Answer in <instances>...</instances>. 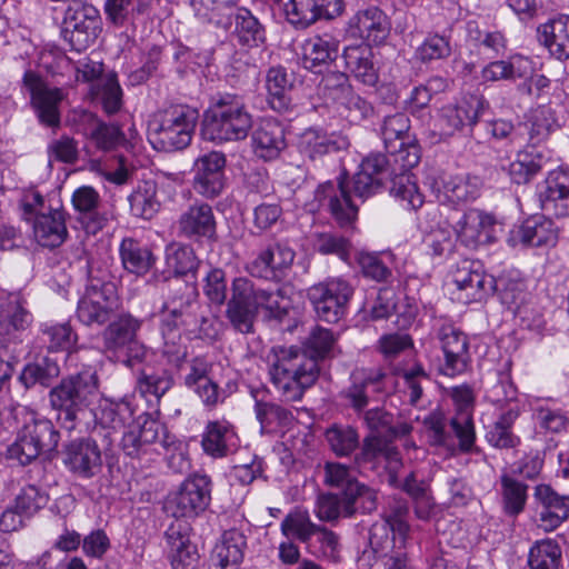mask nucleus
Here are the masks:
<instances>
[{
  "label": "nucleus",
  "mask_w": 569,
  "mask_h": 569,
  "mask_svg": "<svg viewBox=\"0 0 569 569\" xmlns=\"http://www.w3.org/2000/svg\"><path fill=\"white\" fill-rule=\"evenodd\" d=\"M330 449L339 457L349 456L359 446L358 431L351 426L333 425L325 432Z\"/></svg>",
  "instance_id": "obj_57"
},
{
  "label": "nucleus",
  "mask_w": 569,
  "mask_h": 569,
  "mask_svg": "<svg viewBox=\"0 0 569 569\" xmlns=\"http://www.w3.org/2000/svg\"><path fill=\"white\" fill-rule=\"evenodd\" d=\"M63 463L70 472L79 478H93L101 471V450L93 439L71 440L64 448Z\"/></svg>",
  "instance_id": "obj_19"
},
{
  "label": "nucleus",
  "mask_w": 569,
  "mask_h": 569,
  "mask_svg": "<svg viewBox=\"0 0 569 569\" xmlns=\"http://www.w3.org/2000/svg\"><path fill=\"white\" fill-rule=\"evenodd\" d=\"M335 337L328 329L316 327L303 342V349L274 346L267 356L270 381L284 401L301 400L318 379V361L329 356Z\"/></svg>",
  "instance_id": "obj_1"
},
{
  "label": "nucleus",
  "mask_w": 569,
  "mask_h": 569,
  "mask_svg": "<svg viewBox=\"0 0 569 569\" xmlns=\"http://www.w3.org/2000/svg\"><path fill=\"white\" fill-rule=\"evenodd\" d=\"M478 184L465 176H449L442 180L438 199L451 204L473 200L478 197Z\"/></svg>",
  "instance_id": "obj_46"
},
{
  "label": "nucleus",
  "mask_w": 569,
  "mask_h": 569,
  "mask_svg": "<svg viewBox=\"0 0 569 569\" xmlns=\"http://www.w3.org/2000/svg\"><path fill=\"white\" fill-rule=\"evenodd\" d=\"M190 525L182 520H176L167 528L164 539L169 558L181 550L189 549V547H196L190 539Z\"/></svg>",
  "instance_id": "obj_62"
},
{
  "label": "nucleus",
  "mask_w": 569,
  "mask_h": 569,
  "mask_svg": "<svg viewBox=\"0 0 569 569\" xmlns=\"http://www.w3.org/2000/svg\"><path fill=\"white\" fill-rule=\"evenodd\" d=\"M450 53L451 47L449 39L439 34L427 37L416 51L417 58L422 62L445 59L449 57Z\"/></svg>",
  "instance_id": "obj_64"
},
{
  "label": "nucleus",
  "mask_w": 569,
  "mask_h": 569,
  "mask_svg": "<svg viewBox=\"0 0 569 569\" xmlns=\"http://www.w3.org/2000/svg\"><path fill=\"white\" fill-rule=\"evenodd\" d=\"M23 418L21 429L27 433L30 441L41 447L46 452L57 449L59 432L50 420L27 408L23 409Z\"/></svg>",
  "instance_id": "obj_38"
},
{
  "label": "nucleus",
  "mask_w": 569,
  "mask_h": 569,
  "mask_svg": "<svg viewBox=\"0 0 569 569\" xmlns=\"http://www.w3.org/2000/svg\"><path fill=\"white\" fill-rule=\"evenodd\" d=\"M266 87L269 93V103L272 109L283 111L289 106L287 92L292 87V79L283 67H272L266 77Z\"/></svg>",
  "instance_id": "obj_49"
},
{
  "label": "nucleus",
  "mask_w": 569,
  "mask_h": 569,
  "mask_svg": "<svg viewBox=\"0 0 569 569\" xmlns=\"http://www.w3.org/2000/svg\"><path fill=\"white\" fill-rule=\"evenodd\" d=\"M254 412L262 433L273 432L278 428H286L291 425L293 420L290 410L273 402L257 400Z\"/></svg>",
  "instance_id": "obj_50"
},
{
  "label": "nucleus",
  "mask_w": 569,
  "mask_h": 569,
  "mask_svg": "<svg viewBox=\"0 0 569 569\" xmlns=\"http://www.w3.org/2000/svg\"><path fill=\"white\" fill-rule=\"evenodd\" d=\"M173 386V378L167 370L148 373L142 372L138 379V388L142 395H151L160 399Z\"/></svg>",
  "instance_id": "obj_63"
},
{
  "label": "nucleus",
  "mask_w": 569,
  "mask_h": 569,
  "mask_svg": "<svg viewBox=\"0 0 569 569\" xmlns=\"http://www.w3.org/2000/svg\"><path fill=\"white\" fill-rule=\"evenodd\" d=\"M203 451L212 458H223L233 453L239 439L233 427L226 421H210L202 435Z\"/></svg>",
  "instance_id": "obj_32"
},
{
  "label": "nucleus",
  "mask_w": 569,
  "mask_h": 569,
  "mask_svg": "<svg viewBox=\"0 0 569 569\" xmlns=\"http://www.w3.org/2000/svg\"><path fill=\"white\" fill-rule=\"evenodd\" d=\"M313 247L322 254H336L347 260L351 244L349 240L333 232H317L313 234Z\"/></svg>",
  "instance_id": "obj_61"
},
{
  "label": "nucleus",
  "mask_w": 569,
  "mask_h": 569,
  "mask_svg": "<svg viewBox=\"0 0 569 569\" xmlns=\"http://www.w3.org/2000/svg\"><path fill=\"white\" fill-rule=\"evenodd\" d=\"M247 539L236 529L227 530L216 542L210 560L216 569H238L244 557Z\"/></svg>",
  "instance_id": "obj_30"
},
{
  "label": "nucleus",
  "mask_w": 569,
  "mask_h": 569,
  "mask_svg": "<svg viewBox=\"0 0 569 569\" xmlns=\"http://www.w3.org/2000/svg\"><path fill=\"white\" fill-rule=\"evenodd\" d=\"M387 375L381 369H357L351 373V385L343 392L349 405L361 411L369 403L370 392H382Z\"/></svg>",
  "instance_id": "obj_28"
},
{
  "label": "nucleus",
  "mask_w": 569,
  "mask_h": 569,
  "mask_svg": "<svg viewBox=\"0 0 569 569\" xmlns=\"http://www.w3.org/2000/svg\"><path fill=\"white\" fill-rule=\"evenodd\" d=\"M23 88L30 94L31 102L38 112L40 121L49 127L59 124L58 104L62 93L58 88H49L42 78L32 70L23 74Z\"/></svg>",
  "instance_id": "obj_17"
},
{
  "label": "nucleus",
  "mask_w": 569,
  "mask_h": 569,
  "mask_svg": "<svg viewBox=\"0 0 569 569\" xmlns=\"http://www.w3.org/2000/svg\"><path fill=\"white\" fill-rule=\"evenodd\" d=\"M127 199L131 216L143 220L152 219L161 208L158 183L154 180L138 182Z\"/></svg>",
  "instance_id": "obj_37"
},
{
  "label": "nucleus",
  "mask_w": 569,
  "mask_h": 569,
  "mask_svg": "<svg viewBox=\"0 0 569 569\" xmlns=\"http://www.w3.org/2000/svg\"><path fill=\"white\" fill-rule=\"evenodd\" d=\"M339 41L328 36H316L307 39L302 44L301 60L306 69L321 72L338 57Z\"/></svg>",
  "instance_id": "obj_34"
},
{
  "label": "nucleus",
  "mask_w": 569,
  "mask_h": 569,
  "mask_svg": "<svg viewBox=\"0 0 569 569\" xmlns=\"http://www.w3.org/2000/svg\"><path fill=\"white\" fill-rule=\"evenodd\" d=\"M31 322L32 315L20 296L10 295L0 302V336L3 342L23 343L22 335Z\"/></svg>",
  "instance_id": "obj_27"
},
{
  "label": "nucleus",
  "mask_w": 569,
  "mask_h": 569,
  "mask_svg": "<svg viewBox=\"0 0 569 569\" xmlns=\"http://www.w3.org/2000/svg\"><path fill=\"white\" fill-rule=\"evenodd\" d=\"M198 258L191 246L172 242L166 247V264L174 276H186L198 268Z\"/></svg>",
  "instance_id": "obj_51"
},
{
  "label": "nucleus",
  "mask_w": 569,
  "mask_h": 569,
  "mask_svg": "<svg viewBox=\"0 0 569 569\" xmlns=\"http://www.w3.org/2000/svg\"><path fill=\"white\" fill-rule=\"evenodd\" d=\"M538 526L545 531H553L569 517L568 498L557 493L549 485H538L535 488Z\"/></svg>",
  "instance_id": "obj_25"
},
{
  "label": "nucleus",
  "mask_w": 569,
  "mask_h": 569,
  "mask_svg": "<svg viewBox=\"0 0 569 569\" xmlns=\"http://www.w3.org/2000/svg\"><path fill=\"white\" fill-rule=\"evenodd\" d=\"M295 256L288 244L274 242L262 249L247 269L257 278H279L291 267Z\"/></svg>",
  "instance_id": "obj_26"
},
{
  "label": "nucleus",
  "mask_w": 569,
  "mask_h": 569,
  "mask_svg": "<svg viewBox=\"0 0 569 569\" xmlns=\"http://www.w3.org/2000/svg\"><path fill=\"white\" fill-rule=\"evenodd\" d=\"M315 199L319 207L328 210L335 221L340 227L351 224L358 213V208L353 204L349 189L343 181H327L317 188Z\"/></svg>",
  "instance_id": "obj_18"
},
{
  "label": "nucleus",
  "mask_w": 569,
  "mask_h": 569,
  "mask_svg": "<svg viewBox=\"0 0 569 569\" xmlns=\"http://www.w3.org/2000/svg\"><path fill=\"white\" fill-rule=\"evenodd\" d=\"M388 153L391 157L392 166L396 168L390 193L411 209L420 208L423 203V196L409 173L420 161V148L412 140H409L405 146L397 147L395 152Z\"/></svg>",
  "instance_id": "obj_8"
},
{
  "label": "nucleus",
  "mask_w": 569,
  "mask_h": 569,
  "mask_svg": "<svg viewBox=\"0 0 569 569\" xmlns=\"http://www.w3.org/2000/svg\"><path fill=\"white\" fill-rule=\"evenodd\" d=\"M234 33L238 41L246 47L254 48L266 40L264 29L248 10L241 9L234 18Z\"/></svg>",
  "instance_id": "obj_52"
},
{
  "label": "nucleus",
  "mask_w": 569,
  "mask_h": 569,
  "mask_svg": "<svg viewBox=\"0 0 569 569\" xmlns=\"http://www.w3.org/2000/svg\"><path fill=\"white\" fill-rule=\"evenodd\" d=\"M342 0H289L283 12L289 23L306 29L319 20H331L342 12Z\"/></svg>",
  "instance_id": "obj_16"
},
{
  "label": "nucleus",
  "mask_w": 569,
  "mask_h": 569,
  "mask_svg": "<svg viewBox=\"0 0 569 569\" xmlns=\"http://www.w3.org/2000/svg\"><path fill=\"white\" fill-rule=\"evenodd\" d=\"M410 526L401 522L391 525L386 520H378L369 530V548L365 549L359 561L366 567H372L379 558L387 557L395 550L406 549Z\"/></svg>",
  "instance_id": "obj_11"
},
{
  "label": "nucleus",
  "mask_w": 569,
  "mask_h": 569,
  "mask_svg": "<svg viewBox=\"0 0 569 569\" xmlns=\"http://www.w3.org/2000/svg\"><path fill=\"white\" fill-rule=\"evenodd\" d=\"M96 97L108 114H113L120 110L122 106V89L114 73H110L102 79L101 83L97 87Z\"/></svg>",
  "instance_id": "obj_60"
},
{
  "label": "nucleus",
  "mask_w": 569,
  "mask_h": 569,
  "mask_svg": "<svg viewBox=\"0 0 569 569\" xmlns=\"http://www.w3.org/2000/svg\"><path fill=\"white\" fill-rule=\"evenodd\" d=\"M60 373V368L56 360L43 358L40 361L28 363L19 376V381L26 387L31 388L39 383L49 386L51 381Z\"/></svg>",
  "instance_id": "obj_54"
},
{
  "label": "nucleus",
  "mask_w": 569,
  "mask_h": 569,
  "mask_svg": "<svg viewBox=\"0 0 569 569\" xmlns=\"http://www.w3.org/2000/svg\"><path fill=\"white\" fill-rule=\"evenodd\" d=\"M410 121L405 113H395L383 119L380 134L388 152H395L397 147H402L411 140L409 136Z\"/></svg>",
  "instance_id": "obj_48"
},
{
  "label": "nucleus",
  "mask_w": 569,
  "mask_h": 569,
  "mask_svg": "<svg viewBox=\"0 0 569 569\" xmlns=\"http://www.w3.org/2000/svg\"><path fill=\"white\" fill-rule=\"evenodd\" d=\"M119 252L123 268L137 276L146 274L156 262V258L149 247L133 238L123 239L120 243Z\"/></svg>",
  "instance_id": "obj_39"
},
{
  "label": "nucleus",
  "mask_w": 569,
  "mask_h": 569,
  "mask_svg": "<svg viewBox=\"0 0 569 569\" xmlns=\"http://www.w3.org/2000/svg\"><path fill=\"white\" fill-rule=\"evenodd\" d=\"M252 298L257 305V310L263 309L268 317L282 320L288 313V301L280 290H270L257 287L252 282Z\"/></svg>",
  "instance_id": "obj_58"
},
{
  "label": "nucleus",
  "mask_w": 569,
  "mask_h": 569,
  "mask_svg": "<svg viewBox=\"0 0 569 569\" xmlns=\"http://www.w3.org/2000/svg\"><path fill=\"white\" fill-rule=\"evenodd\" d=\"M450 397L456 407V416L451 418L450 426L459 439L460 449L469 451L476 439L472 421L473 390L467 385L457 386L450 389Z\"/></svg>",
  "instance_id": "obj_21"
},
{
  "label": "nucleus",
  "mask_w": 569,
  "mask_h": 569,
  "mask_svg": "<svg viewBox=\"0 0 569 569\" xmlns=\"http://www.w3.org/2000/svg\"><path fill=\"white\" fill-rule=\"evenodd\" d=\"M100 26V13L93 6L72 0L64 11L61 32L64 40L80 52L96 41Z\"/></svg>",
  "instance_id": "obj_7"
},
{
  "label": "nucleus",
  "mask_w": 569,
  "mask_h": 569,
  "mask_svg": "<svg viewBox=\"0 0 569 569\" xmlns=\"http://www.w3.org/2000/svg\"><path fill=\"white\" fill-rule=\"evenodd\" d=\"M297 148L301 156L315 161L337 150V144L326 131L309 128L300 133Z\"/></svg>",
  "instance_id": "obj_45"
},
{
  "label": "nucleus",
  "mask_w": 569,
  "mask_h": 569,
  "mask_svg": "<svg viewBox=\"0 0 569 569\" xmlns=\"http://www.w3.org/2000/svg\"><path fill=\"white\" fill-rule=\"evenodd\" d=\"M346 70L366 86L378 82V70L373 63V53L368 44L349 46L342 53Z\"/></svg>",
  "instance_id": "obj_35"
},
{
  "label": "nucleus",
  "mask_w": 569,
  "mask_h": 569,
  "mask_svg": "<svg viewBox=\"0 0 569 569\" xmlns=\"http://www.w3.org/2000/svg\"><path fill=\"white\" fill-rule=\"evenodd\" d=\"M485 101L478 96L463 97L457 103L443 106L438 113L440 138H450L465 127H473L482 113Z\"/></svg>",
  "instance_id": "obj_14"
},
{
  "label": "nucleus",
  "mask_w": 569,
  "mask_h": 569,
  "mask_svg": "<svg viewBox=\"0 0 569 569\" xmlns=\"http://www.w3.org/2000/svg\"><path fill=\"white\" fill-rule=\"evenodd\" d=\"M33 237L44 248L61 246L68 237L64 212L57 208L38 213L33 220Z\"/></svg>",
  "instance_id": "obj_31"
},
{
  "label": "nucleus",
  "mask_w": 569,
  "mask_h": 569,
  "mask_svg": "<svg viewBox=\"0 0 569 569\" xmlns=\"http://www.w3.org/2000/svg\"><path fill=\"white\" fill-rule=\"evenodd\" d=\"M500 482L503 511L515 517L525 508L528 486L507 475L501 476Z\"/></svg>",
  "instance_id": "obj_56"
},
{
  "label": "nucleus",
  "mask_w": 569,
  "mask_h": 569,
  "mask_svg": "<svg viewBox=\"0 0 569 569\" xmlns=\"http://www.w3.org/2000/svg\"><path fill=\"white\" fill-rule=\"evenodd\" d=\"M82 118L87 123L84 133L97 149L111 151L126 142V136L118 124L106 123L90 112L83 113Z\"/></svg>",
  "instance_id": "obj_36"
},
{
  "label": "nucleus",
  "mask_w": 569,
  "mask_h": 569,
  "mask_svg": "<svg viewBox=\"0 0 569 569\" xmlns=\"http://www.w3.org/2000/svg\"><path fill=\"white\" fill-rule=\"evenodd\" d=\"M353 293L352 287L341 278L313 284L307 296L317 316L327 322H337Z\"/></svg>",
  "instance_id": "obj_10"
},
{
  "label": "nucleus",
  "mask_w": 569,
  "mask_h": 569,
  "mask_svg": "<svg viewBox=\"0 0 569 569\" xmlns=\"http://www.w3.org/2000/svg\"><path fill=\"white\" fill-rule=\"evenodd\" d=\"M438 339L445 356L442 373L453 377L466 371L470 361L466 335L453 325L446 323L439 328Z\"/></svg>",
  "instance_id": "obj_23"
},
{
  "label": "nucleus",
  "mask_w": 569,
  "mask_h": 569,
  "mask_svg": "<svg viewBox=\"0 0 569 569\" xmlns=\"http://www.w3.org/2000/svg\"><path fill=\"white\" fill-rule=\"evenodd\" d=\"M118 307L116 287L112 282L90 279L77 308V317L88 327L103 326Z\"/></svg>",
  "instance_id": "obj_9"
},
{
  "label": "nucleus",
  "mask_w": 569,
  "mask_h": 569,
  "mask_svg": "<svg viewBox=\"0 0 569 569\" xmlns=\"http://www.w3.org/2000/svg\"><path fill=\"white\" fill-rule=\"evenodd\" d=\"M377 508L376 490L358 482L351 483L346 491L343 500L345 517H351L359 509L363 512H371Z\"/></svg>",
  "instance_id": "obj_55"
},
{
  "label": "nucleus",
  "mask_w": 569,
  "mask_h": 569,
  "mask_svg": "<svg viewBox=\"0 0 569 569\" xmlns=\"http://www.w3.org/2000/svg\"><path fill=\"white\" fill-rule=\"evenodd\" d=\"M212 365L204 357H193L179 366L180 378L207 407L219 402V386L210 377Z\"/></svg>",
  "instance_id": "obj_20"
},
{
  "label": "nucleus",
  "mask_w": 569,
  "mask_h": 569,
  "mask_svg": "<svg viewBox=\"0 0 569 569\" xmlns=\"http://www.w3.org/2000/svg\"><path fill=\"white\" fill-rule=\"evenodd\" d=\"M251 127L252 117L243 98L224 93L204 113L202 132L206 139L221 143L246 139Z\"/></svg>",
  "instance_id": "obj_3"
},
{
  "label": "nucleus",
  "mask_w": 569,
  "mask_h": 569,
  "mask_svg": "<svg viewBox=\"0 0 569 569\" xmlns=\"http://www.w3.org/2000/svg\"><path fill=\"white\" fill-rule=\"evenodd\" d=\"M568 16H560L545 23L540 29V41L558 60L569 58L567 46L569 43Z\"/></svg>",
  "instance_id": "obj_41"
},
{
  "label": "nucleus",
  "mask_w": 569,
  "mask_h": 569,
  "mask_svg": "<svg viewBox=\"0 0 569 569\" xmlns=\"http://www.w3.org/2000/svg\"><path fill=\"white\" fill-rule=\"evenodd\" d=\"M178 232L187 239L217 240V221L212 207L196 201L182 211L177 220Z\"/></svg>",
  "instance_id": "obj_22"
},
{
  "label": "nucleus",
  "mask_w": 569,
  "mask_h": 569,
  "mask_svg": "<svg viewBox=\"0 0 569 569\" xmlns=\"http://www.w3.org/2000/svg\"><path fill=\"white\" fill-rule=\"evenodd\" d=\"M521 243L530 247L553 246L557 241V233L552 222L542 217L527 219L518 230Z\"/></svg>",
  "instance_id": "obj_44"
},
{
  "label": "nucleus",
  "mask_w": 569,
  "mask_h": 569,
  "mask_svg": "<svg viewBox=\"0 0 569 569\" xmlns=\"http://www.w3.org/2000/svg\"><path fill=\"white\" fill-rule=\"evenodd\" d=\"M453 282L458 290L457 299L465 305L483 301L497 288L496 278L473 264L459 268L453 276Z\"/></svg>",
  "instance_id": "obj_24"
},
{
  "label": "nucleus",
  "mask_w": 569,
  "mask_h": 569,
  "mask_svg": "<svg viewBox=\"0 0 569 569\" xmlns=\"http://www.w3.org/2000/svg\"><path fill=\"white\" fill-rule=\"evenodd\" d=\"M319 530V526L313 523L307 510L295 509L289 512L281 522V532L287 538H295L307 543Z\"/></svg>",
  "instance_id": "obj_53"
},
{
  "label": "nucleus",
  "mask_w": 569,
  "mask_h": 569,
  "mask_svg": "<svg viewBox=\"0 0 569 569\" xmlns=\"http://www.w3.org/2000/svg\"><path fill=\"white\" fill-rule=\"evenodd\" d=\"M569 174L563 168L552 170L546 179L543 207L552 209L557 217L568 216Z\"/></svg>",
  "instance_id": "obj_40"
},
{
  "label": "nucleus",
  "mask_w": 569,
  "mask_h": 569,
  "mask_svg": "<svg viewBox=\"0 0 569 569\" xmlns=\"http://www.w3.org/2000/svg\"><path fill=\"white\" fill-rule=\"evenodd\" d=\"M252 281L239 277L232 281L231 297L227 302L226 317L232 328L243 335L252 333L257 319V305L252 298Z\"/></svg>",
  "instance_id": "obj_13"
},
{
  "label": "nucleus",
  "mask_w": 569,
  "mask_h": 569,
  "mask_svg": "<svg viewBox=\"0 0 569 569\" xmlns=\"http://www.w3.org/2000/svg\"><path fill=\"white\" fill-rule=\"evenodd\" d=\"M142 320L129 312L118 315L101 333L103 351L127 367L143 361L147 348L138 339Z\"/></svg>",
  "instance_id": "obj_5"
},
{
  "label": "nucleus",
  "mask_w": 569,
  "mask_h": 569,
  "mask_svg": "<svg viewBox=\"0 0 569 569\" xmlns=\"http://www.w3.org/2000/svg\"><path fill=\"white\" fill-rule=\"evenodd\" d=\"M210 492V478L204 475H193L186 479L179 490L167 501V509L177 520L196 517L209 506Z\"/></svg>",
  "instance_id": "obj_12"
},
{
  "label": "nucleus",
  "mask_w": 569,
  "mask_h": 569,
  "mask_svg": "<svg viewBox=\"0 0 569 569\" xmlns=\"http://www.w3.org/2000/svg\"><path fill=\"white\" fill-rule=\"evenodd\" d=\"M98 377L96 372L82 371L62 379L51 389L52 408L64 413V419L72 422L77 413L89 407L98 398Z\"/></svg>",
  "instance_id": "obj_6"
},
{
  "label": "nucleus",
  "mask_w": 569,
  "mask_h": 569,
  "mask_svg": "<svg viewBox=\"0 0 569 569\" xmlns=\"http://www.w3.org/2000/svg\"><path fill=\"white\" fill-rule=\"evenodd\" d=\"M169 287L170 292L161 308L163 353L174 360H180L186 357V351L181 346H177V340H180L178 328L183 326L191 331L200 330L201 323L206 319L199 312L201 307L198 302L197 290L192 284L177 278L169 283Z\"/></svg>",
  "instance_id": "obj_2"
},
{
  "label": "nucleus",
  "mask_w": 569,
  "mask_h": 569,
  "mask_svg": "<svg viewBox=\"0 0 569 569\" xmlns=\"http://www.w3.org/2000/svg\"><path fill=\"white\" fill-rule=\"evenodd\" d=\"M519 417L517 409L510 408L501 413L487 431L488 442L499 449L515 448L519 438L512 432V426Z\"/></svg>",
  "instance_id": "obj_47"
},
{
  "label": "nucleus",
  "mask_w": 569,
  "mask_h": 569,
  "mask_svg": "<svg viewBox=\"0 0 569 569\" xmlns=\"http://www.w3.org/2000/svg\"><path fill=\"white\" fill-rule=\"evenodd\" d=\"M545 156L533 147L520 150L508 167V174L517 184L528 183L542 169Z\"/></svg>",
  "instance_id": "obj_42"
},
{
  "label": "nucleus",
  "mask_w": 569,
  "mask_h": 569,
  "mask_svg": "<svg viewBox=\"0 0 569 569\" xmlns=\"http://www.w3.org/2000/svg\"><path fill=\"white\" fill-rule=\"evenodd\" d=\"M251 139L254 154L263 160L278 158L287 147L284 128L273 118L262 119Z\"/></svg>",
  "instance_id": "obj_29"
},
{
  "label": "nucleus",
  "mask_w": 569,
  "mask_h": 569,
  "mask_svg": "<svg viewBox=\"0 0 569 569\" xmlns=\"http://www.w3.org/2000/svg\"><path fill=\"white\" fill-rule=\"evenodd\" d=\"M349 32L352 37L379 43L389 32L387 17L376 7L359 11L349 21Z\"/></svg>",
  "instance_id": "obj_33"
},
{
  "label": "nucleus",
  "mask_w": 569,
  "mask_h": 569,
  "mask_svg": "<svg viewBox=\"0 0 569 569\" xmlns=\"http://www.w3.org/2000/svg\"><path fill=\"white\" fill-rule=\"evenodd\" d=\"M496 218L483 210L471 208L455 223L457 239L467 248L477 249L495 241Z\"/></svg>",
  "instance_id": "obj_15"
},
{
  "label": "nucleus",
  "mask_w": 569,
  "mask_h": 569,
  "mask_svg": "<svg viewBox=\"0 0 569 569\" xmlns=\"http://www.w3.org/2000/svg\"><path fill=\"white\" fill-rule=\"evenodd\" d=\"M199 112L187 104L159 110L149 122V139L166 152L186 149L192 140Z\"/></svg>",
  "instance_id": "obj_4"
},
{
  "label": "nucleus",
  "mask_w": 569,
  "mask_h": 569,
  "mask_svg": "<svg viewBox=\"0 0 569 569\" xmlns=\"http://www.w3.org/2000/svg\"><path fill=\"white\" fill-rule=\"evenodd\" d=\"M560 558L559 546L551 540H543L530 548L528 565L530 569H558Z\"/></svg>",
  "instance_id": "obj_59"
},
{
  "label": "nucleus",
  "mask_w": 569,
  "mask_h": 569,
  "mask_svg": "<svg viewBox=\"0 0 569 569\" xmlns=\"http://www.w3.org/2000/svg\"><path fill=\"white\" fill-rule=\"evenodd\" d=\"M531 72L529 59L515 56L510 60H496L481 70L483 81L516 80L526 78Z\"/></svg>",
  "instance_id": "obj_43"
}]
</instances>
